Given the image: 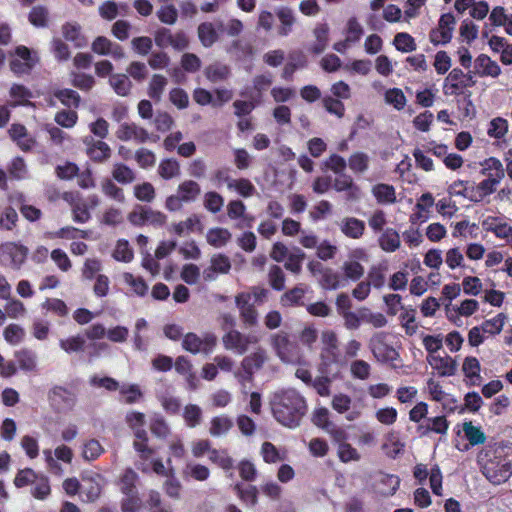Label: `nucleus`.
<instances>
[{"label":"nucleus","mask_w":512,"mask_h":512,"mask_svg":"<svg viewBox=\"0 0 512 512\" xmlns=\"http://www.w3.org/2000/svg\"><path fill=\"white\" fill-rule=\"evenodd\" d=\"M32 485L31 493L35 498L43 500L50 494L49 480L46 476L37 475Z\"/></svg>","instance_id":"79ce46f5"},{"label":"nucleus","mask_w":512,"mask_h":512,"mask_svg":"<svg viewBox=\"0 0 512 512\" xmlns=\"http://www.w3.org/2000/svg\"><path fill=\"white\" fill-rule=\"evenodd\" d=\"M183 418L187 426L194 428L201 423L202 410L198 405L188 404L184 407Z\"/></svg>","instance_id":"37998d69"},{"label":"nucleus","mask_w":512,"mask_h":512,"mask_svg":"<svg viewBox=\"0 0 512 512\" xmlns=\"http://www.w3.org/2000/svg\"><path fill=\"white\" fill-rule=\"evenodd\" d=\"M305 290L301 287H294L291 290L285 292L280 299L283 306L291 307L300 305L302 298L304 297Z\"/></svg>","instance_id":"8fccbe9b"},{"label":"nucleus","mask_w":512,"mask_h":512,"mask_svg":"<svg viewBox=\"0 0 512 512\" xmlns=\"http://www.w3.org/2000/svg\"><path fill=\"white\" fill-rule=\"evenodd\" d=\"M373 195L379 203H394L396 201L395 189L388 184H377L372 189Z\"/></svg>","instance_id":"e433bc0d"},{"label":"nucleus","mask_w":512,"mask_h":512,"mask_svg":"<svg viewBox=\"0 0 512 512\" xmlns=\"http://www.w3.org/2000/svg\"><path fill=\"white\" fill-rule=\"evenodd\" d=\"M311 421L324 431L328 428V424L333 423L330 421V412L325 407L316 408L312 413Z\"/></svg>","instance_id":"0e129e2a"},{"label":"nucleus","mask_w":512,"mask_h":512,"mask_svg":"<svg viewBox=\"0 0 512 512\" xmlns=\"http://www.w3.org/2000/svg\"><path fill=\"white\" fill-rule=\"evenodd\" d=\"M15 358L20 369L33 371L36 368V354L28 349H22L15 353Z\"/></svg>","instance_id":"58836bf2"},{"label":"nucleus","mask_w":512,"mask_h":512,"mask_svg":"<svg viewBox=\"0 0 512 512\" xmlns=\"http://www.w3.org/2000/svg\"><path fill=\"white\" fill-rule=\"evenodd\" d=\"M298 338L302 345L312 349L318 339V330L313 325H307L301 330Z\"/></svg>","instance_id":"774afa93"},{"label":"nucleus","mask_w":512,"mask_h":512,"mask_svg":"<svg viewBox=\"0 0 512 512\" xmlns=\"http://www.w3.org/2000/svg\"><path fill=\"white\" fill-rule=\"evenodd\" d=\"M203 206L209 212L216 214L220 212L224 206V198L217 192L209 191L204 194Z\"/></svg>","instance_id":"ea45409f"},{"label":"nucleus","mask_w":512,"mask_h":512,"mask_svg":"<svg viewBox=\"0 0 512 512\" xmlns=\"http://www.w3.org/2000/svg\"><path fill=\"white\" fill-rule=\"evenodd\" d=\"M234 490L236 491L239 498L246 504L254 506L257 503L258 490L255 486H248L247 488H243L241 484H236L234 486Z\"/></svg>","instance_id":"bf43d9fd"},{"label":"nucleus","mask_w":512,"mask_h":512,"mask_svg":"<svg viewBox=\"0 0 512 512\" xmlns=\"http://www.w3.org/2000/svg\"><path fill=\"white\" fill-rule=\"evenodd\" d=\"M41 307L47 312H52L60 317H65L68 314V307L65 302L58 298H47Z\"/></svg>","instance_id":"a18cd8bd"},{"label":"nucleus","mask_w":512,"mask_h":512,"mask_svg":"<svg viewBox=\"0 0 512 512\" xmlns=\"http://www.w3.org/2000/svg\"><path fill=\"white\" fill-rule=\"evenodd\" d=\"M385 269L380 265L370 267L367 274V283L376 289H380L385 284Z\"/></svg>","instance_id":"09e8293b"},{"label":"nucleus","mask_w":512,"mask_h":512,"mask_svg":"<svg viewBox=\"0 0 512 512\" xmlns=\"http://www.w3.org/2000/svg\"><path fill=\"white\" fill-rule=\"evenodd\" d=\"M182 346L186 351H189L193 354H197L199 352L208 353L206 348H202V339L195 333H187L183 338Z\"/></svg>","instance_id":"49530a36"},{"label":"nucleus","mask_w":512,"mask_h":512,"mask_svg":"<svg viewBox=\"0 0 512 512\" xmlns=\"http://www.w3.org/2000/svg\"><path fill=\"white\" fill-rule=\"evenodd\" d=\"M71 83L74 87L89 91L95 84L93 76L84 73H71Z\"/></svg>","instance_id":"e2e57ef3"},{"label":"nucleus","mask_w":512,"mask_h":512,"mask_svg":"<svg viewBox=\"0 0 512 512\" xmlns=\"http://www.w3.org/2000/svg\"><path fill=\"white\" fill-rule=\"evenodd\" d=\"M233 427L232 420L225 416H216L211 420V426L209 433L213 437H219L225 435Z\"/></svg>","instance_id":"c85d7f7f"},{"label":"nucleus","mask_w":512,"mask_h":512,"mask_svg":"<svg viewBox=\"0 0 512 512\" xmlns=\"http://www.w3.org/2000/svg\"><path fill=\"white\" fill-rule=\"evenodd\" d=\"M454 24L455 18L452 14H443L440 17L438 28L430 32V41L434 45L447 44L450 42Z\"/></svg>","instance_id":"9d476101"},{"label":"nucleus","mask_w":512,"mask_h":512,"mask_svg":"<svg viewBox=\"0 0 512 512\" xmlns=\"http://www.w3.org/2000/svg\"><path fill=\"white\" fill-rule=\"evenodd\" d=\"M109 85L113 91L121 97H126L130 94L133 87L132 81L127 74L116 73L109 77Z\"/></svg>","instance_id":"4be33fe9"},{"label":"nucleus","mask_w":512,"mask_h":512,"mask_svg":"<svg viewBox=\"0 0 512 512\" xmlns=\"http://www.w3.org/2000/svg\"><path fill=\"white\" fill-rule=\"evenodd\" d=\"M104 448L97 439H89L83 443L82 457L86 461L96 460L104 453Z\"/></svg>","instance_id":"2f4dec72"},{"label":"nucleus","mask_w":512,"mask_h":512,"mask_svg":"<svg viewBox=\"0 0 512 512\" xmlns=\"http://www.w3.org/2000/svg\"><path fill=\"white\" fill-rule=\"evenodd\" d=\"M158 173L165 180L178 177L180 175L179 162L175 159L162 160L158 167Z\"/></svg>","instance_id":"c9c22d12"},{"label":"nucleus","mask_w":512,"mask_h":512,"mask_svg":"<svg viewBox=\"0 0 512 512\" xmlns=\"http://www.w3.org/2000/svg\"><path fill=\"white\" fill-rule=\"evenodd\" d=\"M235 303L243 323L248 327L257 325L258 312L254 305L250 303V295L244 293L237 295Z\"/></svg>","instance_id":"9b49d317"},{"label":"nucleus","mask_w":512,"mask_h":512,"mask_svg":"<svg viewBox=\"0 0 512 512\" xmlns=\"http://www.w3.org/2000/svg\"><path fill=\"white\" fill-rule=\"evenodd\" d=\"M85 338L81 335L60 339V348L68 354L83 352L85 349Z\"/></svg>","instance_id":"7c9ffc66"},{"label":"nucleus","mask_w":512,"mask_h":512,"mask_svg":"<svg viewBox=\"0 0 512 512\" xmlns=\"http://www.w3.org/2000/svg\"><path fill=\"white\" fill-rule=\"evenodd\" d=\"M475 73L481 77L491 76L498 77L501 73V68L497 62L493 61L486 54L479 55L474 62Z\"/></svg>","instance_id":"ddd939ff"},{"label":"nucleus","mask_w":512,"mask_h":512,"mask_svg":"<svg viewBox=\"0 0 512 512\" xmlns=\"http://www.w3.org/2000/svg\"><path fill=\"white\" fill-rule=\"evenodd\" d=\"M427 361L442 377L452 376L456 372L457 363L450 356L440 357L429 355Z\"/></svg>","instance_id":"4468645a"},{"label":"nucleus","mask_w":512,"mask_h":512,"mask_svg":"<svg viewBox=\"0 0 512 512\" xmlns=\"http://www.w3.org/2000/svg\"><path fill=\"white\" fill-rule=\"evenodd\" d=\"M116 137L121 141L134 140L140 144L147 141L155 143L160 139L158 135L150 134L145 128L134 122L121 123L116 131Z\"/></svg>","instance_id":"20e7f679"},{"label":"nucleus","mask_w":512,"mask_h":512,"mask_svg":"<svg viewBox=\"0 0 512 512\" xmlns=\"http://www.w3.org/2000/svg\"><path fill=\"white\" fill-rule=\"evenodd\" d=\"M204 74L209 81L218 83L230 76V68L225 64L216 62L207 66Z\"/></svg>","instance_id":"b1692460"},{"label":"nucleus","mask_w":512,"mask_h":512,"mask_svg":"<svg viewBox=\"0 0 512 512\" xmlns=\"http://www.w3.org/2000/svg\"><path fill=\"white\" fill-rule=\"evenodd\" d=\"M54 96L67 107L77 108L80 104V95L72 89H60L55 91Z\"/></svg>","instance_id":"a19ab883"},{"label":"nucleus","mask_w":512,"mask_h":512,"mask_svg":"<svg viewBox=\"0 0 512 512\" xmlns=\"http://www.w3.org/2000/svg\"><path fill=\"white\" fill-rule=\"evenodd\" d=\"M274 418L281 425L294 429L300 426L308 405L304 396L293 388L278 391L271 400Z\"/></svg>","instance_id":"f257e3e1"},{"label":"nucleus","mask_w":512,"mask_h":512,"mask_svg":"<svg viewBox=\"0 0 512 512\" xmlns=\"http://www.w3.org/2000/svg\"><path fill=\"white\" fill-rule=\"evenodd\" d=\"M200 185L193 180H185L179 184L177 194L184 203L195 202L200 196Z\"/></svg>","instance_id":"412c9836"},{"label":"nucleus","mask_w":512,"mask_h":512,"mask_svg":"<svg viewBox=\"0 0 512 512\" xmlns=\"http://www.w3.org/2000/svg\"><path fill=\"white\" fill-rule=\"evenodd\" d=\"M506 316L503 313L498 314L496 317L486 320L482 323V332L491 335L499 334L504 326Z\"/></svg>","instance_id":"603ef678"},{"label":"nucleus","mask_w":512,"mask_h":512,"mask_svg":"<svg viewBox=\"0 0 512 512\" xmlns=\"http://www.w3.org/2000/svg\"><path fill=\"white\" fill-rule=\"evenodd\" d=\"M267 361V353L263 348H257L253 353L245 356L241 361V368L255 373Z\"/></svg>","instance_id":"aec40b11"},{"label":"nucleus","mask_w":512,"mask_h":512,"mask_svg":"<svg viewBox=\"0 0 512 512\" xmlns=\"http://www.w3.org/2000/svg\"><path fill=\"white\" fill-rule=\"evenodd\" d=\"M268 281L276 291H282L285 288V274L280 266L272 265L269 268Z\"/></svg>","instance_id":"c03bdc74"},{"label":"nucleus","mask_w":512,"mask_h":512,"mask_svg":"<svg viewBox=\"0 0 512 512\" xmlns=\"http://www.w3.org/2000/svg\"><path fill=\"white\" fill-rule=\"evenodd\" d=\"M306 254L298 247H295L288 255L287 261L284 267L294 273L299 274L302 270V262L305 259Z\"/></svg>","instance_id":"f704fd0d"},{"label":"nucleus","mask_w":512,"mask_h":512,"mask_svg":"<svg viewBox=\"0 0 512 512\" xmlns=\"http://www.w3.org/2000/svg\"><path fill=\"white\" fill-rule=\"evenodd\" d=\"M393 44L396 49L401 52H412L416 50V43L414 38L405 32H400L394 37Z\"/></svg>","instance_id":"de8ad7c7"},{"label":"nucleus","mask_w":512,"mask_h":512,"mask_svg":"<svg viewBox=\"0 0 512 512\" xmlns=\"http://www.w3.org/2000/svg\"><path fill=\"white\" fill-rule=\"evenodd\" d=\"M463 432L472 446L485 443L486 435L480 427H476L471 421L463 423Z\"/></svg>","instance_id":"473e14b6"},{"label":"nucleus","mask_w":512,"mask_h":512,"mask_svg":"<svg viewBox=\"0 0 512 512\" xmlns=\"http://www.w3.org/2000/svg\"><path fill=\"white\" fill-rule=\"evenodd\" d=\"M150 431L154 436L165 439L170 433V428L163 417L154 416L150 420Z\"/></svg>","instance_id":"5fc2aeb1"},{"label":"nucleus","mask_w":512,"mask_h":512,"mask_svg":"<svg viewBox=\"0 0 512 512\" xmlns=\"http://www.w3.org/2000/svg\"><path fill=\"white\" fill-rule=\"evenodd\" d=\"M81 30L82 28L77 22H67L61 28L63 37L67 41L72 42L77 48H82L87 44V40Z\"/></svg>","instance_id":"a211bd4d"},{"label":"nucleus","mask_w":512,"mask_h":512,"mask_svg":"<svg viewBox=\"0 0 512 512\" xmlns=\"http://www.w3.org/2000/svg\"><path fill=\"white\" fill-rule=\"evenodd\" d=\"M202 230L200 219L197 215H191L185 221H181L173 225L174 232L182 236L185 232H193L194 230Z\"/></svg>","instance_id":"4c0bfd02"},{"label":"nucleus","mask_w":512,"mask_h":512,"mask_svg":"<svg viewBox=\"0 0 512 512\" xmlns=\"http://www.w3.org/2000/svg\"><path fill=\"white\" fill-rule=\"evenodd\" d=\"M333 188L337 192H347L348 200H356L359 198V187L354 183L352 177L346 173L337 174L333 181Z\"/></svg>","instance_id":"f8f14e48"},{"label":"nucleus","mask_w":512,"mask_h":512,"mask_svg":"<svg viewBox=\"0 0 512 512\" xmlns=\"http://www.w3.org/2000/svg\"><path fill=\"white\" fill-rule=\"evenodd\" d=\"M209 459L224 470L233 468V459L228 455L226 450L212 449Z\"/></svg>","instance_id":"3c124183"},{"label":"nucleus","mask_w":512,"mask_h":512,"mask_svg":"<svg viewBox=\"0 0 512 512\" xmlns=\"http://www.w3.org/2000/svg\"><path fill=\"white\" fill-rule=\"evenodd\" d=\"M369 157L363 152L352 154L348 160L350 169L356 173H363L368 169Z\"/></svg>","instance_id":"864d4df0"},{"label":"nucleus","mask_w":512,"mask_h":512,"mask_svg":"<svg viewBox=\"0 0 512 512\" xmlns=\"http://www.w3.org/2000/svg\"><path fill=\"white\" fill-rule=\"evenodd\" d=\"M342 270L345 276L352 281H357L364 275V267L358 261L344 262Z\"/></svg>","instance_id":"680f3d73"},{"label":"nucleus","mask_w":512,"mask_h":512,"mask_svg":"<svg viewBox=\"0 0 512 512\" xmlns=\"http://www.w3.org/2000/svg\"><path fill=\"white\" fill-rule=\"evenodd\" d=\"M101 189L106 196L121 203L125 201L123 190L111 179H104L101 183Z\"/></svg>","instance_id":"4d7b16f0"},{"label":"nucleus","mask_w":512,"mask_h":512,"mask_svg":"<svg viewBox=\"0 0 512 512\" xmlns=\"http://www.w3.org/2000/svg\"><path fill=\"white\" fill-rule=\"evenodd\" d=\"M400 243V236L393 228H387L379 238V245L386 252H394Z\"/></svg>","instance_id":"a878e982"},{"label":"nucleus","mask_w":512,"mask_h":512,"mask_svg":"<svg viewBox=\"0 0 512 512\" xmlns=\"http://www.w3.org/2000/svg\"><path fill=\"white\" fill-rule=\"evenodd\" d=\"M484 225L487 226L486 229L488 231L494 232L497 237L503 239L512 237V226L508 225L507 223L497 222V219L494 218L491 222L485 221Z\"/></svg>","instance_id":"6e6d98bb"},{"label":"nucleus","mask_w":512,"mask_h":512,"mask_svg":"<svg viewBox=\"0 0 512 512\" xmlns=\"http://www.w3.org/2000/svg\"><path fill=\"white\" fill-rule=\"evenodd\" d=\"M198 37L204 47L212 46L218 38L212 23L204 22L198 26Z\"/></svg>","instance_id":"72a5a7b5"},{"label":"nucleus","mask_w":512,"mask_h":512,"mask_svg":"<svg viewBox=\"0 0 512 512\" xmlns=\"http://www.w3.org/2000/svg\"><path fill=\"white\" fill-rule=\"evenodd\" d=\"M86 143L88 145L87 153L93 161L103 162L110 157L111 149L107 143L93 139Z\"/></svg>","instance_id":"5701e85b"},{"label":"nucleus","mask_w":512,"mask_h":512,"mask_svg":"<svg viewBox=\"0 0 512 512\" xmlns=\"http://www.w3.org/2000/svg\"><path fill=\"white\" fill-rule=\"evenodd\" d=\"M483 475L494 485H499L508 480L512 475L511 462L501 455H494L487 459L481 458Z\"/></svg>","instance_id":"f03ea898"},{"label":"nucleus","mask_w":512,"mask_h":512,"mask_svg":"<svg viewBox=\"0 0 512 512\" xmlns=\"http://www.w3.org/2000/svg\"><path fill=\"white\" fill-rule=\"evenodd\" d=\"M507 131V120L497 117L490 122L487 133L490 137L500 139L507 133Z\"/></svg>","instance_id":"69168bd1"},{"label":"nucleus","mask_w":512,"mask_h":512,"mask_svg":"<svg viewBox=\"0 0 512 512\" xmlns=\"http://www.w3.org/2000/svg\"><path fill=\"white\" fill-rule=\"evenodd\" d=\"M134 195L140 201L152 202L155 198V189L151 183L144 182L134 187Z\"/></svg>","instance_id":"338daca9"},{"label":"nucleus","mask_w":512,"mask_h":512,"mask_svg":"<svg viewBox=\"0 0 512 512\" xmlns=\"http://www.w3.org/2000/svg\"><path fill=\"white\" fill-rule=\"evenodd\" d=\"M94 53L102 56H111L115 60L125 58V52L121 45L115 43L105 36H98L91 44Z\"/></svg>","instance_id":"1a4fd4ad"},{"label":"nucleus","mask_w":512,"mask_h":512,"mask_svg":"<svg viewBox=\"0 0 512 512\" xmlns=\"http://www.w3.org/2000/svg\"><path fill=\"white\" fill-rule=\"evenodd\" d=\"M28 249L13 242H7L0 246V263L12 269H19L25 262Z\"/></svg>","instance_id":"39448f33"},{"label":"nucleus","mask_w":512,"mask_h":512,"mask_svg":"<svg viewBox=\"0 0 512 512\" xmlns=\"http://www.w3.org/2000/svg\"><path fill=\"white\" fill-rule=\"evenodd\" d=\"M374 357L381 362H394L398 359V352L386 343V334L383 332L373 335L369 342Z\"/></svg>","instance_id":"6e6552de"},{"label":"nucleus","mask_w":512,"mask_h":512,"mask_svg":"<svg viewBox=\"0 0 512 512\" xmlns=\"http://www.w3.org/2000/svg\"><path fill=\"white\" fill-rule=\"evenodd\" d=\"M123 279L126 284L132 287L135 294L138 296H145L148 291V285L141 277H134L131 273H124Z\"/></svg>","instance_id":"052dcab7"},{"label":"nucleus","mask_w":512,"mask_h":512,"mask_svg":"<svg viewBox=\"0 0 512 512\" xmlns=\"http://www.w3.org/2000/svg\"><path fill=\"white\" fill-rule=\"evenodd\" d=\"M228 188L235 189L241 196L246 198L252 196L256 192L254 185L250 180L245 178L232 180L228 183Z\"/></svg>","instance_id":"13d9d810"},{"label":"nucleus","mask_w":512,"mask_h":512,"mask_svg":"<svg viewBox=\"0 0 512 512\" xmlns=\"http://www.w3.org/2000/svg\"><path fill=\"white\" fill-rule=\"evenodd\" d=\"M168 84V80L161 74H154L149 82L148 95L153 100L159 102L162 98V94L165 87Z\"/></svg>","instance_id":"cd10ccee"},{"label":"nucleus","mask_w":512,"mask_h":512,"mask_svg":"<svg viewBox=\"0 0 512 512\" xmlns=\"http://www.w3.org/2000/svg\"><path fill=\"white\" fill-rule=\"evenodd\" d=\"M329 26L327 23H318L313 29L315 43L311 45L309 51L313 54H321L328 46Z\"/></svg>","instance_id":"2eb2a0df"},{"label":"nucleus","mask_w":512,"mask_h":512,"mask_svg":"<svg viewBox=\"0 0 512 512\" xmlns=\"http://www.w3.org/2000/svg\"><path fill=\"white\" fill-rule=\"evenodd\" d=\"M223 346L226 350L243 355L247 352L250 344H256L258 337L254 335H246L238 330L230 329L222 337Z\"/></svg>","instance_id":"423d86ee"},{"label":"nucleus","mask_w":512,"mask_h":512,"mask_svg":"<svg viewBox=\"0 0 512 512\" xmlns=\"http://www.w3.org/2000/svg\"><path fill=\"white\" fill-rule=\"evenodd\" d=\"M341 232L349 238L359 239L365 231V223L354 217H345L339 223Z\"/></svg>","instance_id":"f3484780"},{"label":"nucleus","mask_w":512,"mask_h":512,"mask_svg":"<svg viewBox=\"0 0 512 512\" xmlns=\"http://www.w3.org/2000/svg\"><path fill=\"white\" fill-rule=\"evenodd\" d=\"M271 345L276 355L285 363L293 362L297 357V345L290 339L288 333L280 331L271 336Z\"/></svg>","instance_id":"0eeeda50"},{"label":"nucleus","mask_w":512,"mask_h":512,"mask_svg":"<svg viewBox=\"0 0 512 512\" xmlns=\"http://www.w3.org/2000/svg\"><path fill=\"white\" fill-rule=\"evenodd\" d=\"M275 14L281 24L278 28V35L282 37L289 35L296 22L293 10L289 7L282 6L275 10Z\"/></svg>","instance_id":"6ab92c4d"},{"label":"nucleus","mask_w":512,"mask_h":512,"mask_svg":"<svg viewBox=\"0 0 512 512\" xmlns=\"http://www.w3.org/2000/svg\"><path fill=\"white\" fill-rule=\"evenodd\" d=\"M321 342V367L322 371L327 373L331 365L340 362L338 337L334 331L325 330L321 333Z\"/></svg>","instance_id":"7ed1b4c3"},{"label":"nucleus","mask_w":512,"mask_h":512,"mask_svg":"<svg viewBox=\"0 0 512 512\" xmlns=\"http://www.w3.org/2000/svg\"><path fill=\"white\" fill-rule=\"evenodd\" d=\"M102 477L99 474H95L91 477H83L84 491L88 501H95L101 494L102 491Z\"/></svg>","instance_id":"393cba45"},{"label":"nucleus","mask_w":512,"mask_h":512,"mask_svg":"<svg viewBox=\"0 0 512 512\" xmlns=\"http://www.w3.org/2000/svg\"><path fill=\"white\" fill-rule=\"evenodd\" d=\"M232 235L226 228H211L208 230L206 238L207 242L214 247H222L226 245Z\"/></svg>","instance_id":"bb28decb"},{"label":"nucleus","mask_w":512,"mask_h":512,"mask_svg":"<svg viewBox=\"0 0 512 512\" xmlns=\"http://www.w3.org/2000/svg\"><path fill=\"white\" fill-rule=\"evenodd\" d=\"M8 132L23 151H29L35 144V140L28 135L27 129L21 124H12Z\"/></svg>","instance_id":"dca6fc26"},{"label":"nucleus","mask_w":512,"mask_h":512,"mask_svg":"<svg viewBox=\"0 0 512 512\" xmlns=\"http://www.w3.org/2000/svg\"><path fill=\"white\" fill-rule=\"evenodd\" d=\"M112 177L118 183L126 185L134 182L136 179L135 172L127 165L116 163L113 166Z\"/></svg>","instance_id":"c756f323"}]
</instances>
